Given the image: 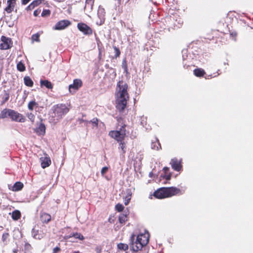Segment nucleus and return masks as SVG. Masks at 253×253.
<instances>
[{
	"label": "nucleus",
	"mask_w": 253,
	"mask_h": 253,
	"mask_svg": "<svg viewBox=\"0 0 253 253\" xmlns=\"http://www.w3.org/2000/svg\"><path fill=\"white\" fill-rule=\"evenodd\" d=\"M128 85L123 81H120L116 88V108L120 112H123L129 99L127 92Z\"/></svg>",
	"instance_id": "1"
},
{
	"label": "nucleus",
	"mask_w": 253,
	"mask_h": 253,
	"mask_svg": "<svg viewBox=\"0 0 253 253\" xmlns=\"http://www.w3.org/2000/svg\"><path fill=\"white\" fill-rule=\"evenodd\" d=\"M135 237V235L132 234L129 241L132 250L136 252L141 250L143 247L148 244L149 242V234L148 232L139 234L137 236L135 241H134Z\"/></svg>",
	"instance_id": "2"
},
{
	"label": "nucleus",
	"mask_w": 253,
	"mask_h": 253,
	"mask_svg": "<svg viewBox=\"0 0 253 253\" xmlns=\"http://www.w3.org/2000/svg\"><path fill=\"white\" fill-rule=\"evenodd\" d=\"M183 193L184 191L175 187H162L155 191L153 196L157 199H164L181 195Z\"/></svg>",
	"instance_id": "3"
},
{
	"label": "nucleus",
	"mask_w": 253,
	"mask_h": 253,
	"mask_svg": "<svg viewBox=\"0 0 253 253\" xmlns=\"http://www.w3.org/2000/svg\"><path fill=\"white\" fill-rule=\"evenodd\" d=\"M53 111L54 114L53 117L56 118V119L58 120L67 113L69 109L65 104H59L53 107Z\"/></svg>",
	"instance_id": "4"
},
{
	"label": "nucleus",
	"mask_w": 253,
	"mask_h": 253,
	"mask_svg": "<svg viewBox=\"0 0 253 253\" xmlns=\"http://www.w3.org/2000/svg\"><path fill=\"white\" fill-rule=\"evenodd\" d=\"M126 126H122L119 130H112L109 132V135L113 138L119 141H124L126 135Z\"/></svg>",
	"instance_id": "5"
},
{
	"label": "nucleus",
	"mask_w": 253,
	"mask_h": 253,
	"mask_svg": "<svg viewBox=\"0 0 253 253\" xmlns=\"http://www.w3.org/2000/svg\"><path fill=\"white\" fill-rule=\"evenodd\" d=\"M83 85V82L80 79H75L73 81V84H71L69 86V90L70 92L74 93Z\"/></svg>",
	"instance_id": "6"
},
{
	"label": "nucleus",
	"mask_w": 253,
	"mask_h": 253,
	"mask_svg": "<svg viewBox=\"0 0 253 253\" xmlns=\"http://www.w3.org/2000/svg\"><path fill=\"white\" fill-rule=\"evenodd\" d=\"M78 29L84 35H90L92 34V30L86 24L79 23L77 25Z\"/></svg>",
	"instance_id": "7"
},
{
	"label": "nucleus",
	"mask_w": 253,
	"mask_h": 253,
	"mask_svg": "<svg viewBox=\"0 0 253 253\" xmlns=\"http://www.w3.org/2000/svg\"><path fill=\"white\" fill-rule=\"evenodd\" d=\"M12 42L10 38L4 36L1 37V49H7L12 46Z\"/></svg>",
	"instance_id": "8"
},
{
	"label": "nucleus",
	"mask_w": 253,
	"mask_h": 253,
	"mask_svg": "<svg viewBox=\"0 0 253 253\" xmlns=\"http://www.w3.org/2000/svg\"><path fill=\"white\" fill-rule=\"evenodd\" d=\"M71 24L68 20H63L58 22L54 26L53 29L55 30H64Z\"/></svg>",
	"instance_id": "9"
},
{
	"label": "nucleus",
	"mask_w": 253,
	"mask_h": 253,
	"mask_svg": "<svg viewBox=\"0 0 253 253\" xmlns=\"http://www.w3.org/2000/svg\"><path fill=\"white\" fill-rule=\"evenodd\" d=\"M10 118L14 121L18 122H24L25 121V118L24 116L17 111L13 110L12 113L10 115Z\"/></svg>",
	"instance_id": "10"
},
{
	"label": "nucleus",
	"mask_w": 253,
	"mask_h": 253,
	"mask_svg": "<svg viewBox=\"0 0 253 253\" xmlns=\"http://www.w3.org/2000/svg\"><path fill=\"white\" fill-rule=\"evenodd\" d=\"M170 164L171 168L175 171H179L182 169L181 161L177 158L172 159Z\"/></svg>",
	"instance_id": "11"
},
{
	"label": "nucleus",
	"mask_w": 253,
	"mask_h": 253,
	"mask_svg": "<svg viewBox=\"0 0 253 253\" xmlns=\"http://www.w3.org/2000/svg\"><path fill=\"white\" fill-rule=\"evenodd\" d=\"M40 162L41 163V167L43 169L49 167L51 163L50 158L47 154H45L44 157H42L40 158Z\"/></svg>",
	"instance_id": "12"
},
{
	"label": "nucleus",
	"mask_w": 253,
	"mask_h": 253,
	"mask_svg": "<svg viewBox=\"0 0 253 253\" xmlns=\"http://www.w3.org/2000/svg\"><path fill=\"white\" fill-rule=\"evenodd\" d=\"M7 6L4 10L8 13H11L14 9L16 4V0H8L7 1Z\"/></svg>",
	"instance_id": "13"
},
{
	"label": "nucleus",
	"mask_w": 253,
	"mask_h": 253,
	"mask_svg": "<svg viewBox=\"0 0 253 253\" xmlns=\"http://www.w3.org/2000/svg\"><path fill=\"white\" fill-rule=\"evenodd\" d=\"M105 10L103 8H99L98 10V16L100 19L99 25H102L105 21Z\"/></svg>",
	"instance_id": "14"
},
{
	"label": "nucleus",
	"mask_w": 253,
	"mask_h": 253,
	"mask_svg": "<svg viewBox=\"0 0 253 253\" xmlns=\"http://www.w3.org/2000/svg\"><path fill=\"white\" fill-rule=\"evenodd\" d=\"M41 220L43 223H47L51 220V215L46 212L41 213L40 216Z\"/></svg>",
	"instance_id": "15"
},
{
	"label": "nucleus",
	"mask_w": 253,
	"mask_h": 253,
	"mask_svg": "<svg viewBox=\"0 0 253 253\" xmlns=\"http://www.w3.org/2000/svg\"><path fill=\"white\" fill-rule=\"evenodd\" d=\"M94 0H86L84 9L88 12H90L93 9Z\"/></svg>",
	"instance_id": "16"
},
{
	"label": "nucleus",
	"mask_w": 253,
	"mask_h": 253,
	"mask_svg": "<svg viewBox=\"0 0 253 253\" xmlns=\"http://www.w3.org/2000/svg\"><path fill=\"white\" fill-rule=\"evenodd\" d=\"M36 132L39 135H43L45 132V125L42 123H41L39 127L36 128Z\"/></svg>",
	"instance_id": "17"
},
{
	"label": "nucleus",
	"mask_w": 253,
	"mask_h": 253,
	"mask_svg": "<svg viewBox=\"0 0 253 253\" xmlns=\"http://www.w3.org/2000/svg\"><path fill=\"white\" fill-rule=\"evenodd\" d=\"M24 187L23 184L21 182H16L12 187L13 191H18L22 189Z\"/></svg>",
	"instance_id": "18"
},
{
	"label": "nucleus",
	"mask_w": 253,
	"mask_h": 253,
	"mask_svg": "<svg viewBox=\"0 0 253 253\" xmlns=\"http://www.w3.org/2000/svg\"><path fill=\"white\" fill-rule=\"evenodd\" d=\"M151 148L155 150H159L161 149L160 143L157 138H156L155 140L152 142Z\"/></svg>",
	"instance_id": "19"
},
{
	"label": "nucleus",
	"mask_w": 253,
	"mask_h": 253,
	"mask_svg": "<svg viewBox=\"0 0 253 253\" xmlns=\"http://www.w3.org/2000/svg\"><path fill=\"white\" fill-rule=\"evenodd\" d=\"M194 74L196 77H202L206 74V72L202 68H197L194 70Z\"/></svg>",
	"instance_id": "20"
},
{
	"label": "nucleus",
	"mask_w": 253,
	"mask_h": 253,
	"mask_svg": "<svg viewBox=\"0 0 253 253\" xmlns=\"http://www.w3.org/2000/svg\"><path fill=\"white\" fill-rule=\"evenodd\" d=\"M13 110L5 109L1 112V118H4L9 117Z\"/></svg>",
	"instance_id": "21"
},
{
	"label": "nucleus",
	"mask_w": 253,
	"mask_h": 253,
	"mask_svg": "<svg viewBox=\"0 0 253 253\" xmlns=\"http://www.w3.org/2000/svg\"><path fill=\"white\" fill-rule=\"evenodd\" d=\"M40 84L41 86H44L48 89H52L53 88L52 84L48 80H41Z\"/></svg>",
	"instance_id": "22"
},
{
	"label": "nucleus",
	"mask_w": 253,
	"mask_h": 253,
	"mask_svg": "<svg viewBox=\"0 0 253 253\" xmlns=\"http://www.w3.org/2000/svg\"><path fill=\"white\" fill-rule=\"evenodd\" d=\"M127 220L128 216L127 214H121L119 217V221L121 224H125Z\"/></svg>",
	"instance_id": "23"
},
{
	"label": "nucleus",
	"mask_w": 253,
	"mask_h": 253,
	"mask_svg": "<svg viewBox=\"0 0 253 253\" xmlns=\"http://www.w3.org/2000/svg\"><path fill=\"white\" fill-rule=\"evenodd\" d=\"M24 82L26 85L29 87H32L33 85V82L30 77L28 76H26L24 78Z\"/></svg>",
	"instance_id": "24"
},
{
	"label": "nucleus",
	"mask_w": 253,
	"mask_h": 253,
	"mask_svg": "<svg viewBox=\"0 0 253 253\" xmlns=\"http://www.w3.org/2000/svg\"><path fill=\"white\" fill-rule=\"evenodd\" d=\"M12 218L14 220H17L21 217V212L18 210H15L12 213Z\"/></svg>",
	"instance_id": "25"
},
{
	"label": "nucleus",
	"mask_w": 253,
	"mask_h": 253,
	"mask_svg": "<svg viewBox=\"0 0 253 253\" xmlns=\"http://www.w3.org/2000/svg\"><path fill=\"white\" fill-rule=\"evenodd\" d=\"M38 107V104L35 100L30 101L28 105V109L30 111H33L35 108Z\"/></svg>",
	"instance_id": "26"
},
{
	"label": "nucleus",
	"mask_w": 253,
	"mask_h": 253,
	"mask_svg": "<svg viewBox=\"0 0 253 253\" xmlns=\"http://www.w3.org/2000/svg\"><path fill=\"white\" fill-rule=\"evenodd\" d=\"M32 236L34 238L38 240H41L43 238L42 235L39 234L38 230H35V229H33L32 230Z\"/></svg>",
	"instance_id": "27"
},
{
	"label": "nucleus",
	"mask_w": 253,
	"mask_h": 253,
	"mask_svg": "<svg viewBox=\"0 0 253 253\" xmlns=\"http://www.w3.org/2000/svg\"><path fill=\"white\" fill-rule=\"evenodd\" d=\"M118 248L120 250L126 251L128 249V246L126 244L119 243L118 244Z\"/></svg>",
	"instance_id": "28"
},
{
	"label": "nucleus",
	"mask_w": 253,
	"mask_h": 253,
	"mask_svg": "<svg viewBox=\"0 0 253 253\" xmlns=\"http://www.w3.org/2000/svg\"><path fill=\"white\" fill-rule=\"evenodd\" d=\"M17 70L20 72H23L25 70V65L22 62H19L17 64Z\"/></svg>",
	"instance_id": "29"
},
{
	"label": "nucleus",
	"mask_w": 253,
	"mask_h": 253,
	"mask_svg": "<svg viewBox=\"0 0 253 253\" xmlns=\"http://www.w3.org/2000/svg\"><path fill=\"white\" fill-rule=\"evenodd\" d=\"M9 235L8 233L3 234L2 238L3 242L5 244H6L9 241Z\"/></svg>",
	"instance_id": "30"
},
{
	"label": "nucleus",
	"mask_w": 253,
	"mask_h": 253,
	"mask_svg": "<svg viewBox=\"0 0 253 253\" xmlns=\"http://www.w3.org/2000/svg\"><path fill=\"white\" fill-rule=\"evenodd\" d=\"M40 34L39 33H36L35 34L33 35L31 37L32 41L33 42L35 41L37 42H40Z\"/></svg>",
	"instance_id": "31"
},
{
	"label": "nucleus",
	"mask_w": 253,
	"mask_h": 253,
	"mask_svg": "<svg viewBox=\"0 0 253 253\" xmlns=\"http://www.w3.org/2000/svg\"><path fill=\"white\" fill-rule=\"evenodd\" d=\"M124 209V207L121 204L118 203L115 206V210L118 212L122 211Z\"/></svg>",
	"instance_id": "32"
},
{
	"label": "nucleus",
	"mask_w": 253,
	"mask_h": 253,
	"mask_svg": "<svg viewBox=\"0 0 253 253\" xmlns=\"http://www.w3.org/2000/svg\"><path fill=\"white\" fill-rule=\"evenodd\" d=\"M73 236L75 238L79 239L80 240H83L84 239V236L81 234L78 233H76L73 234Z\"/></svg>",
	"instance_id": "33"
},
{
	"label": "nucleus",
	"mask_w": 253,
	"mask_h": 253,
	"mask_svg": "<svg viewBox=\"0 0 253 253\" xmlns=\"http://www.w3.org/2000/svg\"><path fill=\"white\" fill-rule=\"evenodd\" d=\"M50 14V11L48 9H44L42 13V17L48 16Z\"/></svg>",
	"instance_id": "34"
},
{
	"label": "nucleus",
	"mask_w": 253,
	"mask_h": 253,
	"mask_svg": "<svg viewBox=\"0 0 253 253\" xmlns=\"http://www.w3.org/2000/svg\"><path fill=\"white\" fill-rule=\"evenodd\" d=\"M163 170H164V172L166 174V179H169L170 178V176H171L170 174H168V172L169 170V168H168V167H165L163 169Z\"/></svg>",
	"instance_id": "35"
},
{
	"label": "nucleus",
	"mask_w": 253,
	"mask_h": 253,
	"mask_svg": "<svg viewBox=\"0 0 253 253\" xmlns=\"http://www.w3.org/2000/svg\"><path fill=\"white\" fill-rule=\"evenodd\" d=\"M113 48H114V49L115 50V57L117 58V57H119L120 55V54H121L120 49L116 46H114Z\"/></svg>",
	"instance_id": "36"
},
{
	"label": "nucleus",
	"mask_w": 253,
	"mask_h": 253,
	"mask_svg": "<svg viewBox=\"0 0 253 253\" xmlns=\"http://www.w3.org/2000/svg\"><path fill=\"white\" fill-rule=\"evenodd\" d=\"M120 142V146L122 150L123 151V153H125L126 152V143L123 141H119Z\"/></svg>",
	"instance_id": "37"
},
{
	"label": "nucleus",
	"mask_w": 253,
	"mask_h": 253,
	"mask_svg": "<svg viewBox=\"0 0 253 253\" xmlns=\"http://www.w3.org/2000/svg\"><path fill=\"white\" fill-rule=\"evenodd\" d=\"M43 1V0H34L32 3L36 7L41 4Z\"/></svg>",
	"instance_id": "38"
},
{
	"label": "nucleus",
	"mask_w": 253,
	"mask_h": 253,
	"mask_svg": "<svg viewBox=\"0 0 253 253\" xmlns=\"http://www.w3.org/2000/svg\"><path fill=\"white\" fill-rule=\"evenodd\" d=\"M9 93H8L6 91H4V94L3 96V103H4L6 101H7L9 99Z\"/></svg>",
	"instance_id": "39"
},
{
	"label": "nucleus",
	"mask_w": 253,
	"mask_h": 253,
	"mask_svg": "<svg viewBox=\"0 0 253 253\" xmlns=\"http://www.w3.org/2000/svg\"><path fill=\"white\" fill-rule=\"evenodd\" d=\"M24 248L26 250L28 251L31 250L32 246L29 243L26 242L24 245Z\"/></svg>",
	"instance_id": "40"
},
{
	"label": "nucleus",
	"mask_w": 253,
	"mask_h": 253,
	"mask_svg": "<svg viewBox=\"0 0 253 253\" xmlns=\"http://www.w3.org/2000/svg\"><path fill=\"white\" fill-rule=\"evenodd\" d=\"M35 7L33 5L32 3H31L26 8V10L27 11H30L32 9H34Z\"/></svg>",
	"instance_id": "41"
},
{
	"label": "nucleus",
	"mask_w": 253,
	"mask_h": 253,
	"mask_svg": "<svg viewBox=\"0 0 253 253\" xmlns=\"http://www.w3.org/2000/svg\"><path fill=\"white\" fill-rule=\"evenodd\" d=\"M27 117L32 122H34L35 119L34 114H33L32 113H29L27 115Z\"/></svg>",
	"instance_id": "42"
},
{
	"label": "nucleus",
	"mask_w": 253,
	"mask_h": 253,
	"mask_svg": "<svg viewBox=\"0 0 253 253\" xmlns=\"http://www.w3.org/2000/svg\"><path fill=\"white\" fill-rule=\"evenodd\" d=\"M108 170V167H103L101 169V174L102 175H104L107 172Z\"/></svg>",
	"instance_id": "43"
},
{
	"label": "nucleus",
	"mask_w": 253,
	"mask_h": 253,
	"mask_svg": "<svg viewBox=\"0 0 253 253\" xmlns=\"http://www.w3.org/2000/svg\"><path fill=\"white\" fill-rule=\"evenodd\" d=\"M130 200V196H126L125 200V205L126 206L128 204V203H129Z\"/></svg>",
	"instance_id": "44"
},
{
	"label": "nucleus",
	"mask_w": 253,
	"mask_h": 253,
	"mask_svg": "<svg viewBox=\"0 0 253 253\" xmlns=\"http://www.w3.org/2000/svg\"><path fill=\"white\" fill-rule=\"evenodd\" d=\"M41 10L40 9H36L34 12V15L36 17L39 16L40 13H41Z\"/></svg>",
	"instance_id": "45"
},
{
	"label": "nucleus",
	"mask_w": 253,
	"mask_h": 253,
	"mask_svg": "<svg viewBox=\"0 0 253 253\" xmlns=\"http://www.w3.org/2000/svg\"><path fill=\"white\" fill-rule=\"evenodd\" d=\"M95 126H97L98 125V120L96 118L93 119L92 121H90Z\"/></svg>",
	"instance_id": "46"
},
{
	"label": "nucleus",
	"mask_w": 253,
	"mask_h": 253,
	"mask_svg": "<svg viewBox=\"0 0 253 253\" xmlns=\"http://www.w3.org/2000/svg\"><path fill=\"white\" fill-rule=\"evenodd\" d=\"M60 251V248L58 247H56L53 249L52 253H59Z\"/></svg>",
	"instance_id": "47"
},
{
	"label": "nucleus",
	"mask_w": 253,
	"mask_h": 253,
	"mask_svg": "<svg viewBox=\"0 0 253 253\" xmlns=\"http://www.w3.org/2000/svg\"><path fill=\"white\" fill-rule=\"evenodd\" d=\"M182 24V22H181V23H178V25H176L175 26H176L177 27L179 28V27H180V26H181V24Z\"/></svg>",
	"instance_id": "48"
},
{
	"label": "nucleus",
	"mask_w": 253,
	"mask_h": 253,
	"mask_svg": "<svg viewBox=\"0 0 253 253\" xmlns=\"http://www.w3.org/2000/svg\"><path fill=\"white\" fill-rule=\"evenodd\" d=\"M101 52L100 50L99 49V58H101Z\"/></svg>",
	"instance_id": "49"
},
{
	"label": "nucleus",
	"mask_w": 253,
	"mask_h": 253,
	"mask_svg": "<svg viewBox=\"0 0 253 253\" xmlns=\"http://www.w3.org/2000/svg\"><path fill=\"white\" fill-rule=\"evenodd\" d=\"M112 221V219H111L110 218H109V221L110 222H111H111H112V221Z\"/></svg>",
	"instance_id": "50"
},
{
	"label": "nucleus",
	"mask_w": 253,
	"mask_h": 253,
	"mask_svg": "<svg viewBox=\"0 0 253 253\" xmlns=\"http://www.w3.org/2000/svg\"><path fill=\"white\" fill-rule=\"evenodd\" d=\"M112 221V219H111L110 218H109V221L110 222H111H111H112V221Z\"/></svg>",
	"instance_id": "51"
},
{
	"label": "nucleus",
	"mask_w": 253,
	"mask_h": 253,
	"mask_svg": "<svg viewBox=\"0 0 253 253\" xmlns=\"http://www.w3.org/2000/svg\"><path fill=\"white\" fill-rule=\"evenodd\" d=\"M17 250H15V251H14V253H17Z\"/></svg>",
	"instance_id": "52"
},
{
	"label": "nucleus",
	"mask_w": 253,
	"mask_h": 253,
	"mask_svg": "<svg viewBox=\"0 0 253 253\" xmlns=\"http://www.w3.org/2000/svg\"><path fill=\"white\" fill-rule=\"evenodd\" d=\"M74 253H79V252H75Z\"/></svg>",
	"instance_id": "53"
}]
</instances>
